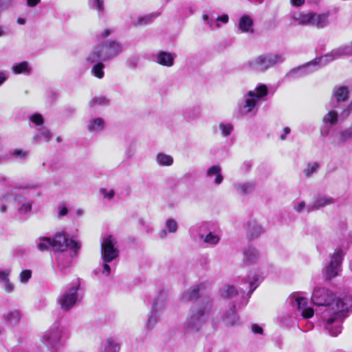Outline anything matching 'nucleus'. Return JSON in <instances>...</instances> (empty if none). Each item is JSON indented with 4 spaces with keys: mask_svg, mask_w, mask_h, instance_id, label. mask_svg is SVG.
I'll return each mask as SVG.
<instances>
[{
    "mask_svg": "<svg viewBox=\"0 0 352 352\" xmlns=\"http://www.w3.org/2000/svg\"><path fill=\"white\" fill-rule=\"evenodd\" d=\"M166 228L170 233H175L177 232L178 226L175 220L173 219H168L166 221Z\"/></svg>",
    "mask_w": 352,
    "mask_h": 352,
    "instance_id": "nucleus-44",
    "label": "nucleus"
},
{
    "mask_svg": "<svg viewBox=\"0 0 352 352\" xmlns=\"http://www.w3.org/2000/svg\"><path fill=\"white\" fill-rule=\"evenodd\" d=\"M12 69L16 74H29L31 72V67L27 61H23L13 65Z\"/></svg>",
    "mask_w": 352,
    "mask_h": 352,
    "instance_id": "nucleus-35",
    "label": "nucleus"
},
{
    "mask_svg": "<svg viewBox=\"0 0 352 352\" xmlns=\"http://www.w3.org/2000/svg\"><path fill=\"white\" fill-rule=\"evenodd\" d=\"M257 102L258 100L253 96H248L246 95L244 103L240 108V113L242 115H247L251 113L256 105Z\"/></svg>",
    "mask_w": 352,
    "mask_h": 352,
    "instance_id": "nucleus-23",
    "label": "nucleus"
},
{
    "mask_svg": "<svg viewBox=\"0 0 352 352\" xmlns=\"http://www.w3.org/2000/svg\"><path fill=\"white\" fill-rule=\"evenodd\" d=\"M197 231L199 239L208 245L214 246L220 241V234L216 232L208 231V225L206 223L200 225Z\"/></svg>",
    "mask_w": 352,
    "mask_h": 352,
    "instance_id": "nucleus-12",
    "label": "nucleus"
},
{
    "mask_svg": "<svg viewBox=\"0 0 352 352\" xmlns=\"http://www.w3.org/2000/svg\"><path fill=\"white\" fill-rule=\"evenodd\" d=\"M352 139V126L339 131L334 135L333 143L336 145L343 144Z\"/></svg>",
    "mask_w": 352,
    "mask_h": 352,
    "instance_id": "nucleus-19",
    "label": "nucleus"
},
{
    "mask_svg": "<svg viewBox=\"0 0 352 352\" xmlns=\"http://www.w3.org/2000/svg\"><path fill=\"white\" fill-rule=\"evenodd\" d=\"M122 52L121 45L112 41L95 45L88 54L86 60L87 63H94L100 60H109Z\"/></svg>",
    "mask_w": 352,
    "mask_h": 352,
    "instance_id": "nucleus-3",
    "label": "nucleus"
},
{
    "mask_svg": "<svg viewBox=\"0 0 352 352\" xmlns=\"http://www.w3.org/2000/svg\"><path fill=\"white\" fill-rule=\"evenodd\" d=\"M108 102V99L104 96L95 97L90 100L89 105L91 107H95L96 105H104Z\"/></svg>",
    "mask_w": 352,
    "mask_h": 352,
    "instance_id": "nucleus-45",
    "label": "nucleus"
},
{
    "mask_svg": "<svg viewBox=\"0 0 352 352\" xmlns=\"http://www.w3.org/2000/svg\"><path fill=\"white\" fill-rule=\"evenodd\" d=\"M90 8L96 10L99 14L104 12V0H89Z\"/></svg>",
    "mask_w": 352,
    "mask_h": 352,
    "instance_id": "nucleus-42",
    "label": "nucleus"
},
{
    "mask_svg": "<svg viewBox=\"0 0 352 352\" xmlns=\"http://www.w3.org/2000/svg\"><path fill=\"white\" fill-rule=\"evenodd\" d=\"M305 0H291V3L294 6H300L303 5Z\"/></svg>",
    "mask_w": 352,
    "mask_h": 352,
    "instance_id": "nucleus-63",
    "label": "nucleus"
},
{
    "mask_svg": "<svg viewBox=\"0 0 352 352\" xmlns=\"http://www.w3.org/2000/svg\"><path fill=\"white\" fill-rule=\"evenodd\" d=\"M103 62V60H100L98 62L92 63L93 67L91 69V74L99 79H102L104 76V64Z\"/></svg>",
    "mask_w": 352,
    "mask_h": 352,
    "instance_id": "nucleus-31",
    "label": "nucleus"
},
{
    "mask_svg": "<svg viewBox=\"0 0 352 352\" xmlns=\"http://www.w3.org/2000/svg\"><path fill=\"white\" fill-rule=\"evenodd\" d=\"M40 340L52 352L58 351L65 342L63 329L58 324H54L41 335Z\"/></svg>",
    "mask_w": 352,
    "mask_h": 352,
    "instance_id": "nucleus-6",
    "label": "nucleus"
},
{
    "mask_svg": "<svg viewBox=\"0 0 352 352\" xmlns=\"http://www.w3.org/2000/svg\"><path fill=\"white\" fill-rule=\"evenodd\" d=\"M219 127L221 131L222 135L225 137L230 135L233 130V126L230 123L221 122Z\"/></svg>",
    "mask_w": 352,
    "mask_h": 352,
    "instance_id": "nucleus-43",
    "label": "nucleus"
},
{
    "mask_svg": "<svg viewBox=\"0 0 352 352\" xmlns=\"http://www.w3.org/2000/svg\"><path fill=\"white\" fill-rule=\"evenodd\" d=\"M329 12L317 13L295 12L292 15L293 21L299 25L315 27L317 29H323L329 24Z\"/></svg>",
    "mask_w": 352,
    "mask_h": 352,
    "instance_id": "nucleus-5",
    "label": "nucleus"
},
{
    "mask_svg": "<svg viewBox=\"0 0 352 352\" xmlns=\"http://www.w3.org/2000/svg\"><path fill=\"white\" fill-rule=\"evenodd\" d=\"M8 79V75L6 72L0 71V85H1Z\"/></svg>",
    "mask_w": 352,
    "mask_h": 352,
    "instance_id": "nucleus-61",
    "label": "nucleus"
},
{
    "mask_svg": "<svg viewBox=\"0 0 352 352\" xmlns=\"http://www.w3.org/2000/svg\"><path fill=\"white\" fill-rule=\"evenodd\" d=\"M307 206H306L305 202L302 201H300V202H298V203L295 204L294 206V209L296 212H300L304 209L307 208Z\"/></svg>",
    "mask_w": 352,
    "mask_h": 352,
    "instance_id": "nucleus-53",
    "label": "nucleus"
},
{
    "mask_svg": "<svg viewBox=\"0 0 352 352\" xmlns=\"http://www.w3.org/2000/svg\"><path fill=\"white\" fill-rule=\"evenodd\" d=\"M160 316V314H158V312L153 311V310L151 309V314L148 318V320H147V322L146 324V328L148 329H152L153 328V327L157 322Z\"/></svg>",
    "mask_w": 352,
    "mask_h": 352,
    "instance_id": "nucleus-40",
    "label": "nucleus"
},
{
    "mask_svg": "<svg viewBox=\"0 0 352 352\" xmlns=\"http://www.w3.org/2000/svg\"><path fill=\"white\" fill-rule=\"evenodd\" d=\"M67 212H68V209L67 207H65V206L60 207L59 210H58V216H60V217L65 216L67 214Z\"/></svg>",
    "mask_w": 352,
    "mask_h": 352,
    "instance_id": "nucleus-59",
    "label": "nucleus"
},
{
    "mask_svg": "<svg viewBox=\"0 0 352 352\" xmlns=\"http://www.w3.org/2000/svg\"><path fill=\"white\" fill-rule=\"evenodd\" d=\"M211 307L210 300L194 305L184 324V331L188 333L199 331L208 320Z\"/></svg>",
    "mask_w": 352,
    "mask_h": 352,
    "instance_id": "nucleus-2",
    "label": "nucleus"
},
{
    "mask_svg": "<svg viewBox=\"0 0 352 352\" xmlns=\"http://www.w3.org/2000/svg\"><path fill=\"white\" fill-rule=\"evenodd\" d=\"M16 0H0V14L6 10L12 7Z\"/></svg>",
    "mask_w": 352,
    "mask_h": 352,
    "instance_id": "nucleus-49",
    "label": "nucleus"
},
{
    "mask_svg": "<svg viewBox=\"0 0 352 352\" xmlns=\"http://www.w3.org/2000/svg\"><path fill=\"white\" fill-rule=\"evenodd\" d=\"M268 94V89L265 85L259 84L258 85L254 90H250L248 92V96H253L258 101V100L266 96Z\"/></svg>",
    "mask_w": 352,
    "mask_h": 352,
    "instance_id": "nucleus-25",
    "label": "nucleus"
},
{
    "mask_svg": "<svg viewBox=\"0 0 352 352\" xmlns=\"http://www.w3.org/2000/svg\"><path fill=\"white\" fill-rule=\"evenodd\" d=\"M111 261H103V269L102 273L108 276L111 274V267L109 265V263Z\"/></svg>",
    "mask_w": 352,
    "mask_h": 352,
    "instance_id": "nucleus-56",
    "label": "nucleus"
},
{
    "mask_svg": "<svg viewBox=\"0 0 352 352\" xmlns=\"http://www.w3.org/2000/svg\"><path fill=\"white\" fill-rule=\"evenodd\" d=\"M237 294V289L232 285L223 286L220 289L221 296L228 298H232L236 296Z\"/></svg>",
    "mask_w": 352,
    "mask_h": 352,
    "instance_id": "nucleus-37",
    "label": "nucleus"
},
{
    "mask_svg": "<svg viewBox=\"0 0 352 352\" xmlns=\"http://www.w3.org/2000/svg\"><path fill=\"white\" fill-rule=\"evenodd\" d=\"M41 2V0H27V6L29 7H34Z\"/></svg>",
    "mask_w": 352,
    "mask_h": 352,
    "instance_id": "nucleus-60",
    "label": "nucleus"
},
{
    "mask_svg": "<svg viewBox=\"0 0 352 352\" xmlns=\"http://www.w3.org/2000/svg\"><path fill=\"white\" fill-rule=\"evenodd\" d=\"M157 163L160 166H169L173 163V158L171 155L160 153L156 156Z\"/></svg>",
    "mask_w": 352,
    "mask_h": 352,
    "instance_id": "nucleus-33",
    "label": "nucleus"
},
{
    "mask_svg": "<svg viewBox=\"0 0 352 352\" xmlns=\"http://www.w3.org/2000/svg\"><path fill=\"white\" fill-rule=\"evenodd\" d=\"M206 177L209 179H213L214 184L219 186L223 180V176L221 173V168L219 164L211 166L208 168L206 172Z\"/></svg>",
    "mask_w": 352,
    "mask_h": 352,
    "instance_id": "nucleus-18",
    "label": "nucleus"
},
{
    "mask_svg": "<svg viewBox=\"0 0 352 352\" xmlns=\"http://www.w3.org/2000/svg\"><path fill=\"white\" fill-rule=\"evenodd\" d=\"M254 187L255 184L253 182H246L236 186L237 191L241 194L251 192L254 189Z\"/></svg>",
    "mask_w": 352,
    "mask_h": 352,
    "instance_id": "nucleus-39",
    "label": "nucleus"
},
{
    "mask_svg": "<svg viewBox=\"0 0 352 352\" xmlns=\"http://www.w3.org/2000/svg\"><path fill=\"white\" fill-rule=\"evenodd\" d=\"M36 244L38 250L43 252L52 248V240L49 237H40L36 241Z\"/></svg>",
    "mask_w": 352,
    "mask_h": 352,
    "instance_id": "nucleus-34",
    "label": "nucleus"
},
{
    "mask_svg": "<svg viewBox=\"0 0 352 352\" xmlns=\"http://www.w3.org/2000/svg\"><path fill=\"white\" fill-rule=\"evenodd\" d=\"M322 65V61L319 60V58H316L313 61H311L305 65L298 67L292 69L288 74L287 76L289 78H296L304 75L309 74L315 70L318 69Z\"/></svg>",
    "mask_w": 352,
    "mask_h": 352,
    "instance_id": "nucleus-15",
    "label": "nucleus"
},
{
    "mask_svg": "<svg viewBox=\"0 0 352 352\" xmlns=\"http://www.w3.org/2000/svg\"><path fill=\"white\" fill-rule=\"evenodd\" d=\"M36 130L38 131V133L33 136V140L36 143H39L42 140L46 142L50 141L51 138H52V133L47 127L41 126L39 128H36Z\"/></svg>",
    "mask_w": 352,
    "mask_h": 352,
    "instance_id": "nucleus-22",
    "label": "nucleus"
},
{
    "mask_svg": "<svg viewBox=\"0 0 352 352\" xmlns=\"http://www.w3.org/2000/svg\"><path fill=\"white\" fill-rule=\"evenodd\" d=\"M289 300L294 307L302 311L301 315L304 318H310L314 316L313 308L307 307V298L300 296L298 294H295L289 296Z\"/></svg>",
    "mask_w": 352,
    "mask_h": 352,
    "instance_id": "nucleus-14",
    "label": "nucleus"
},
{
    "mask_svg": "<svg viewBox=\"0 0 352 352\" xmlns=\"http://www.w3.org/2000/svg\"><path fill=\"white\" fill-rule=\"evenodd\" d=\"M14 201L17 204V211L21 215H25L31 212L32 208V200L21 195H16Z\"/></svg>",
    "mask_w": 352,
    "mask_h": 352,
    "instance_id": "nucleus-17",
    "label": "nucleus"
},
{
    "mask_svg": "<svg viewBox=\"0 0 352 352\" xmlns=\"http://www.w3.org/2000/svg\"><path fill=\"white\" fill-rule=\"evenodd\" d=\"M342 56H352V41L333 49L330 53L319 57V60L322 61V65H327Z\"/></svg>",
    "mask_w": 352,
    "mask_h": 352,
    "instance_id": "nucleus-11",
    "label": "nucleus"
},
{
    "mask_svg": "<svg viewBox=\"0 0 352 352\" xmlns=\"http://www.w3.org/2000/svg\"><path fill=\"white\" fill-rule=\"evenodd\" d=\"M228 19H229V17H228V14H223L222 16H217V18L215 17L214 21L216 20L217 22H221L223 23H227L228 21ZM216 25L218 28L220 26L219 23H217Z\"/></svg>",
    "mask_w": 352,
    "mask_h": 352,
    "instance_id": "nucleus-55",
    "label": "nucleus"
},
{
    "mask_svg": "<svg viewBox=\"0 0 352 352\" xmlns=\"http://www.w3.org/2000/svg\"><path fill=\"white\" fill-rule=\"evenodd\" d=\"M32 277L30 270H24L19 274V279L21 283H27Z\"/></svg>",
    "mask_w": 352,
    "mask_h": 352,
    "instance_id": "nucleus-48",
    "label": "nucleus"
},
{
    "mask_svg": "<svg viewBox=\"0 0 352 352\" xmlns=\"http://www.w3.org/2000/svg\"><path fill=\"white\" fill-rule=\"evenodd\" d=\"M100 193L103 197V198L107 199L109 200L113 199L115 195V192L112 189L107 190L106 188H101L100 190Z\"/></svg>",
    "mask_w": 352,
    "mask_h": 352,
    "instance_id": "nucleus-51",
    "label": "nucleus"
},
{
    "mask_svg": "<svg viewBox=\"0 0 352 352\" xmlns=\"http://www.w3.org/2000/svg\"><path fill=\"white\" fill-rule=\"evenodd\" d=\"M312 302L318 306L326 307L322 315L324 328L332 336H337L342 331V322L352 308V296H344L336 299L334 294L329 289H314Z\"/></svg>",
    "mask_w": 352,
    "mask_h": 352,
    "instance_id": "nucleus-1",
    "label": "nucleus"
},
{
    "mask_svg": "<svg viewBox=\"0 0 352 352\" xmlns=\"http://www.w3.org/2000/svg\"><path fill=\"white\" fill-rule=\"evenodd\" d=\"M111 32V31L109 29L104 30L100 34V38H104L109 36L110 35Z\"/></svg>",
    "mask_w": 352,
    "mask_h": 352,
    "instance_id": "nucleus-62",
    "label": "nucleus"
},
{
    "mask_svg": "<svg viewBox=\"0 0 352 352\" xmlns=\"http://www.w3.org/2000/svg\"><path fill=\"white\" fill-rule=\"evenodd\" d=\"M202 17H203L204 21H206L210 27L212 26L213 21L215 19L214 16H209L208 14H203Z\"/></svg>",
    "mask_w": 352,
    "mask_h": 352,
    "instance_id": "nucleus-57",
    "label": "nucleus"
},
{
    "mask_svg": "<svg viewBox=\"0 0 352 352\" xmlns=\"http://www.w3.org/2000/svg\"><path fill=\"white\" fill-rule=\"evenodd\" d=\"M2 287L4 288L5 291L8 293L13 292L14 288V285L9 279L2 284Z\"/></svg>",
    "mask_w": 352,
    "mask_h": 352,
    "instance_id": "nucleus-52",
    "label": "nucleus"
},
{
    "mask_svg": "<svg viewBox=\"0 0 352 352\" xmlns=\"http://www.w3.org/2000/svg\"><path fill=\"white\" fill-rule=\"evenodd\" d=\"M21 318V313L19 310L13 309L3 314V318L10 324H16Z\"/></svg>",
    "mask_w": 352,
    "mask_h": 352,
    "instance_id": "nucleus-27",
    "label": "nucleus"
},
{
    "mask_svg": "<svg viewBox=\"0 0 352 352\" xmlns=\"http://www.w3.org/2000/svg\"><path fill=\"white\" fill-rule=\"evenodd\" d=\"M167 304L166 296L165 294H160L154 300L152 305V310L161 314L165 309Z\"/></svg>",
    "mask_w": 352,
    "mask_h": 352,
    "instance_id": "nucleus-24",
    "label": "nucleus"
},
{
    "mask_svg": "<svg viewBox=\"0 0 352 352\" xmlns=\"http://www.w3.org/2000/svg\"><path fill=\"white\" fill-rule=\"evenodd\" d=\"M222 320L225 325L229 327L236 324L239 322V317L234 308H231L223 314Z\"/></svg>",
    "mask_w": 352,
    "mask_h": 352,
    "instance_id": "nucleus-26",
    "label": "nucleus"
},
{
    "mask_svg": "<svg viewBox=\"0 0 352 352\" xmlns=\"http://www.w3.org/2000/svg\"><path fill=\"white\" fill-rule=\"evenodd\" d=\"M333 202L334 200L333 198L319 195L315 197L312 203L307 206V212H309L314 210H316L320 209V208L330 205Z\"/></svg>",
    "mask_w": 352,
    "mask_h": 352,
    "instance_id": "nucleus-16",
    "label": "nucleus"
},
{
    "mask_svg": "<svg viewBox=\"0 0 352 352\" xmlns=\"http://www.w3.org/2000/svg\"><path fill=\"white\" fill-rule=\"evenodd\" d=\"M285 60L283 54H262L250 59L247 67L254 72H264L270 68L283 63Z\"/></svg>",
    "mask_w": 352,
    "mask_h": 352,
    "instance_id": "nucleus-4",
    "label": "nucleus"
},
{
    "mask_svg": "<svg viewBox=\"0 0 352 352\" xmlns=\"http://www.w3.org/2000/svg\"><path fill=\"white\" fill-rule=\"evenodd\" d=\"M153 16L151 14H148L143 16H140L137 19H133L132 21V24L135 27H140L150 24L153 22Z\"/></svg>",
    "mask_w": 352,
    "mask_h": 352,
    "instance_id": "nucleus-36",
    "label": "nucleus"
},
{
    "mask_svg": "<svg viewBox=\"0 0 352 352\" xmlns=\"http://www.w3.org/2000/svg\"><path fill=\"white\" fill-rule=\"evenodd\" d=\"M343 255L342 250H336L332 255L330 263L326 268V276L328 278L336 277L340 272Z\"/></svg>",
    "mask_w": 352,
    "mask_h": 352,
    "instance_id": "nucleus-13",
    "label": "nucleus"
},
{
    "mask_svg": "<svg viewBox=\"0 0 352 352\" xmlns=\"http://www.w3.org/2000/svg\"><path fill=\"white\" fill-rule=\"evenodd\" d=\"M30 120L31 122L36 124V128H39L41 126H43V118L41 114H34L30 117Z\"/></svg>",
    "mask_w": 352,
    "mask_h": 352,
    "instance_id": "nucleus-50",
    "label": "nucleus"
},
{
    "mask_svg": "<svg viewBox=\"0 0 352 352\" xmlns=\"http://www.w3.org/2000/svg\"><path fill=\"white\" fill-rule=\"evenodd\" d=\"M243 256L245 262L252 263L258 259L260 254L256 248L248 247L244 250Z\"/></svg>",
    "mask_w": 352,
    "mask_h": 352,
    "instance_id": "nucleus-28",
    "label": "nucleus"
},
{
    "mask_svg": "<svg viewBox=\"0 0 352 352\" xmlns=\"http://www.w3.org/2000/svg\"><path fill=\"white\" fill-rule=\"evenodd\" d=\"M175 56L168 52H160L156 56V62L166 67H171L174 64Z\"/></svg>",
    "mask_w": 352,
    "mask_h": 352,
    "instance_id": "nucleus-21",
    "label": "nucleus"
},
{
    "mask_svg": "<svg viewBox=\"0 0 352 352\" xmlns=\"http://www.w3.org/2000/svg\"><path fill=\"white\" fill-rule=\"evenodd\" d=\"M106 126L104 120L102 118L91 119L87 124V130L92 133H96L102 131Z\"/></svg>",
    "mask_w": 352,
    "mask_h": 352,
    "instance_id": "nucleus-20",
    "label": "nucleus"
},
{
    "mask_svg": "<svg viewBox=\"0 0 352 352\" xmlns=\"http://www.w3.org/2000/svg\"><path fill=\"white\" fill-rule=\"evenodd\" d=\"M253 21L248 16H243L239 21V28L243 32H252Z\"/></svg>",
    "mask_w": 352,
    "mask_h": 352,
    "instance_id": "nucleus-30",
    "label": "nucleus"
},
{
    "mask_svg": "<svg viewBox=\"0 0 352 352\" xmlns=\"http://www.w3.org/2000/svg\"><path fill=\"white\" fill-rule=\"evenodd\" d=\"M79 287V282L76 281L61 292L57 298V303L62 310L65 311H69L72 309L77 302L80 301V298L78 293Z\"/></svg>",
    "mask_w": 352,
    "mask_h": 352,
    "instance_id": "nucleus-7",
    "label": "nucleus"
},
{
    "mask_svg": "<svg viewBox=\"0 0 352 352\" xmlns=\"http://www.w3.org/2000/svg\"><path fill=\"white\" fill-rule=\"evenodd\" d=\"M52 248L56 251L63 252L70 248L76 254L80 248V244L72 239H69L64 232H58L52 239Z\"/></svg>",
    "mask_w": 352,
    "mask_h": 352,
    "instance_id": "nucleus-8",
    "label": "nucleus"
},
{
    "mask_svg": "<svg viewBox=\"0 0 352 352\" xmlns=\"http://www.w3.org/2000/svg\"><path fill=\"white\" fill-rule=\"evenodd\" d=\"M320 165L317 162L309 163L307 167L303 170V173L307 177H310L319 168Z\"/></svg>",
    "mask_w": 352,
    "mask_h": 352,
    "instance_id": "nucleus-41",
    "label": "nucleus"
},
{
    "mask_svg": "<svg viewBox=\"0 0 352 352\" xmlns=\"http://www.w3.org/2000/svg\"><path fill=\"white\" fill-rule=\"evenodd\" d=\"M326 107L328 109V112L323 116V126L320 129V134L323 137H327L329 135L330 128L338 122V110L342 111L340 108L331 107V104H327Z\"/></svg>",
    "mask_w": 352,
    "mask_h": 352,
    "instance_id": "nucleus-10",
    "label": "nucleus"
},
{
    "mask_svg": "<svg viewBox=\"0 0 352 352\" xmlns=\"http://www.w3.org/2000/svg\"><path fill=\"white\" fill-rule=\"evenodd\" d=\"M263 232V228L255 221H250L248 225V234L251 239L258 237Z\"/></svg>",
    "mask_w": 352,
    "mask_h": 352,
    "instance_id": "nucleus-29",
    "label": "nucleus"
},
{
    "mask_svg": "<svg viewBox=\"0 0 352 352\" xmlns=\"http://www.w3.org/2000/svg\"><path fill=\"white\" fill-rule=\"evenodd\" d=\"M10 273V270H5V271L0 272V283L1 285L9 279L8 277H9Z\"/></svg>",
    "mask_w": 352,
    "mask_h": 352,
    "instance_id": "nucleus-54",
    "label": "nucleus"
},
{
    "mask_svg": "<svg viewBox=\"0 0 352 352\" xmlns=\"http://www.w3.org/2000/svg\"><path fill=\"white\" fill-rule=\"evenodd\" d=\"M199 291V286L191 287L183 294L182 299L186 301L193 300L198 297Z\"/></svg>",
    "mask_w": 352,
    "mask_h": 352,
    "instance_id": "nucleus-38",
    "label": "nucleus"
},
{
    "mask_svg": "<svg viewBox=\"0 0 352 352\" xmlns=\"http://www.w3.org/2000/svg\"><path fill=\"white\" fill-rule=\"evenodd\" d=\"M119 350V344L114 339L109 338L106 340L100 352H118Z\"/></svg>",
    "mask_w": 352,
    "mask_h": 352,
    "instance_id": "nucleus-32",
    "label": "nucleus"
},
{
    "mask_svg": "<svg viewBox=\"0 0 352 352\" xmlns=\"http://www.w3.org/2000/svg\"><path fill=\"white\" fill-rule=\"evenodd\" d=\"M246 281L249 284L250 292L252 293L258 285V278L254 276L253 277H250L248 276L246 278Z\"/></svg>",
    "mask_w": 352,
    "mask_h": 352,
    "instance_id": "nucleus-46",
    "label": "nucleus"
},
{
    "mask_svg": "<svg viewBox=\"0 0 352 352\" xmlns=\"http://www.w3.org/2000/svg\"><path fill=\"white\" fill-rule=\"evenodd\" d=\"M290 133V129L289 127H285L283 129V134H282L280 137V138L282 140H285V137L287 135H288Z\"/></svg>",
    "mask_w": 352,
    "mask_h": 352,
    "instance_id": "nucleus-64",
    "label": "nucleus"
},
{
    "mask_svg": "<svg viewBox=\"0 0 352 352\" xmlns=\"http://www.w3.org/2000/svg\"><path fill=\"white\" fill-rule=\"evenodd\" d=\"M252 331L256 334H263V332L262 327L256 324L252 326Z\"/></svg>",
    "mask_w": 352,
    "mask_h": 352,
    "instance_id": "nucleus-58",
    "label": "nucleus"
},
{
    "mask_svg": "<svg viewBox=\"0 0 352 352\" xmlns=\"http://www.w3.org/2000/svg\"><path fill=\"white\" fill-rule=\"evenodd\" d=\"M29 155V151L22 149H15L12 153V155L17 159L19 160H25Z\"/></svg>",
    "mask_w": 352,
    "mask_h": 352,
    "instance_id": "nucleus-47",
    "label": "nucleus"
},
{
    "mask_svg": "<svg viewBox=\"0 0 352 352\" xmlns=\"http://www.w3.org/2000/svg\"><path fill=\"white\" fill-rule=\"evenodd\" d=\"M116 242L111 235L105 236L101 243V255L103 261H112L118 256Z\"/></svg>",
    "mask_w": 352,
    "mask_h": 352,
    "instance_id": "nucleus-9",
    "label": "nucleus"
}]
</instances>
